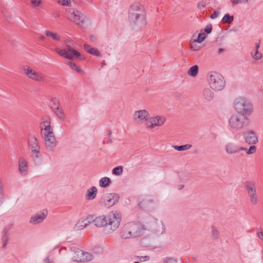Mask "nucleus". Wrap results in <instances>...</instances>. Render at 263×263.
Returning a JSON list of instances; mask_svg holds the SVG:
<instances>
[{
    "instance_id": "44",
    "label": "nucleus",
    "mask_w": 263,
    "mask_h": 263,
    "mask_svg": "<svg viewBox=\"0 0 263 263\" xmlns=\"http://www.w3.org/2000/svg\"><path fill=\"white\" fill-rule=\"evenodd\" d=\"M252 57L255 60H258L261 59L262 57V54L261 53L259 52L257 50L255 51V54L253 55Z\"/></svg>"
},
{
    "instance_id": "45",
    "label": "nucleus",
    "mask_w": 263,
    "mask_h": 263,
    "mask_svg": "<svg viewBox=\"0 0 263 263\" xmlns=\"http://www.w3.org/2000/svg\"><path fill=\"white\" fill-rule=\"evenodd\" d=\"M231 2L233 4H238L239 3L246 4L249 2V0H231Z\"/></svg>"
},
{
    "instance_id": "40",
    "label": "nucleus",
    "mask_w": 263,
    "mask_h": 263,
    "mask_svg": "<svg viewBox=\"0 0 263 263\" xmlns=\"http://www.w3.org/2000/svg\"><path fill=\"white\" fill-rule=\"evenodd\" d=\"M212 236L214 239H218L219 237V232L214 227L212 228Z\"/></svg>"
},
{
    "instance_id": "48",
    "label": "nucleus",
    "mask_w": 263,
    "mask_h": 263,
    "mask_svg": "<svg viewBox=\"0 0 263 263\" xmlns=\"http://www.w3.org/2000/svg\"><path fill=\"white\" fill-rule=\"evenodd\" d=\"M31 3L34 7H37L41 4V2L39 0H32Z\"/></svg>"
},
{
    "instance_id": "18",
    "label": "nucleus",
    "mask_w": 263,
    "mask_h": 263,
    "mask_svg": "<svg viewBox=\"0 0 263 263\" xmlns=\"http://www.w3.org/2000/svg\"><path fill=\"white\" fill-rule=\"evenodd\" d=\"M46 149L48 151L52 152L56 146L55 138L54 136L44 137Z\"/></svg>"
},
{
    "instance_id": "13",
    "label": "nucleus",
    "mask_w": 263,
    "mask_h": 263,
    "mask_svg": "<svg viewBox=\"0 0 263 263\" xmlns=\"http://www.w3.org/2000/svg\"><path fill=\"white\" fill-rule=\"evenodd\" d=\"M152 230L156 234H162L165 231V225L162 221L155 219L152 223Z\"/></svg>"
},
{
    "instance_id": "5",
    "label": "nucleus",
    "mask_w": 263,
    "mask_h": 263,
    "mask_svg": "<svg viewBox=\"0 0 263 263\" xmlns=\"http://www.w3.org/2000/svg\"><path fill=\"white\" fill-rule=\"evenodd\" d=\"M229 123L232 130L238 132L248 126L250 121L247 117L235 114L231 116Z\"/></svg>"
},
{
    "instance_id": "41",
    "label": "nucleus",
    "mask_w": 263,
    "mask_h": 263,
    "mask_svg": "<svg viewBox=\"0 0 263 263\" xmlns=\"http://www.w3.org/2000/svg\"><path fill=\"white\" fill-rule=\"evenodd\" d=\"M197 42L196 40H194L191 44V48L194 51H198L200 49V47L196 44Z\"/></svg>"
},
{
    "instance_id": "28",
    "label": "nucleus",
    "mask_w": 263,
    "mask_h": 263,
    "mask_svg": "<svg viewBox=\"0 0 263 263\" xmlns=\"http://www.w3.org/2000/svg\"><path fill=\"white\" fill-rule=\"evenodd\" d=\"M45 34L47 36L51 38L54 41H57L60 40V36L56 33H53L50 31L46 30L45 31Z\"/></svg>"
},
{
    "instance_id": "30",
    "label": "nucleus",
    "mask_w": 263,
    "mask_h": 263,
    "mask_svg": "<svg viewBox=\"0 0 263 263\" xmlns=\"http://www.w3.org/2000/svg\"><path fill=\"white\" fill-rule=\"evenodd\" d=\"M92 216H89L86 219H83L82 221H79L78 224H81V227L85 228L86 227L89 223H91L92 221Z\"/></svg>"
},
{
    "instance_id": "37",
    "label": "nucleus",
    "mask_w": 263,
    "mask_h": 263,
    "mask_svg": "<svg viewBox=\"0 0 263 263\" xmlns=\"http://www.w3.org/2000/svg\"><path fill=\"white\" fill-rule=\"evenodd\" d=\"M31 157L34 161H35L37 159H40L41 158L40 150L36 151V152H31Z\"/></svg>"
},
{
    "instance_id": "46",
    "label": "nucleus",
    "mask_w": 263,
    "mask_h": 263,
    "mask_svg": "<svg viewBox=\"0 0 263 263\" xmlns=\"http://www.w3.org/2000/svg\"><path fill=\"white\" fill-rule=\"evenodd\" d=\"M212 30V26L211 24H208L204 28V31L208 34L211 32Z\"/></svg>"
},
{
    "instance_id": "39",
    "label": "nucleus",
    "mask_w": 263,
    "mask_h": 263,
    "mask_svg": "<svg viewBox=\"0 0 263 263\" xmlns=\"http://www.w3.org/2000/svg\"><path fill=\"white\" fill-rule=\"evenodd\" d=\"M50 106L51 108L55 111L57 109H58L60 108V104L58 101H55L54 100H51L50 102Z\"/></svg>"
},
{
    "instance_id": "4",
    "label": "nucleus",
    "mask_w": 263,
    "mask_h": 263,
    "mask_svg": "<svg viewBox=\"0 0 263 263\" xmlns=\"http://www.w3.org/2000/svg\"><path fill=\"white\" fill-rule=\"evenodd\" d=\"M74 44V42L73 41L66 40L65 41V48L64 49L62 50L57 48L55 50L59 55L68 59H73L75 57L80 60L84 59V57L79 52L73 49Z\"/></svg>"
},
{
    "instance_id": "57",
    "label": "nucleus",
    "mask_w": 263,
    "mask_h": 263,
    "mask_svg": "<svg viewBox=\"0 0 263 263\" xmlns=\"http://www.w3.org/2000/svg\"><path fill=\"white\" fill-rule=\"evenodd\" d=\"M224 51V49L223 48H219L218 50L219 53H221V52H223Z\"/></svg>"
},
{
    "instance_id": "19",
    "label": "nucleus",
    "mask_w": 263,
    "mask_h": 263,
    "mask_svg": "<svg viewBox=\"0 0 263 263\" xmlns=\"http://www.w3.org/2000/svg\"><path fill=\"white\" fill-rule=\"evenodd\" d=\"M240 146L233 143H228L225 145V150L227 154L232 155L239 153Z\"/></svg>"
},
{
    "instance_id": "47",
    "label": "nucleus",
    "mask_w": 263,
    "mask_h": 263,
    "mask_svg": "<svg viewBox=\"0 0 263 263\" xmlns=\"http://www.w3.org/2000/svg\"><path fill=\"white\" fill-rule=\"evenodd\" d=\"M69 0H58V3L63 6H68Z\"/></svg>"
},
{
    "instance_id": "42",
    "label": "nucleus",
    "mask_w": 263,
    "mask_h": 263,
    "mask_svg": "<svg viewBox=\"0 0 263 263\" xmlns=\"http://www.w3.org/2000/svg\"><path fill=\"white\" fill-rule=\"evenodd\" d=\"M206 35L204 33H200L198 35V38L197 40V42L198 43H202L205 39Z\"/></svg>"
},
{
    "instance_id": "26",
    "label": "nucleus",
    "mask_w": 263,
    "mask_h": 263,
    "mask_svg": "<svg viewBox=\"0 0 263 263\" xmlns=\"http://www.w3.org/2000/svg\"><path fill=\"white\" fill-rule=\"evenodd\" d=\"M84 49L86 51H87V52H88L89 53H90L92 55H94L98 56V57L100 55V53L98 51V49H97L96 48L91 47L89 45L85 44L84 45Z\"/></svg>"
},
{
    "instance_id": "32",
    "label": "nucleus",
    "mask_w": 263,
    "mask_h": 263,
    "mask_svg": "<svg viewBox=\"0 0 263 263\" xmlns=\"http://www.w3.org/2000/svg\"><path fill=\"white\" fill-rule=\"evenodd\" d=\"M198 66L197 65H194L191 67L188 71V75L192 77H195L197 76L198 72Z\"/></svg>"
},
{
    "instance_id": "33",
    "label": "nucleus",
    "mask_w": 263,
    "mask_h": 263,
    "mask_svg": "<svg viewBox=\"0 0 263 263\" xmlns=\"http://www.w3.org/2000/svg\"><path fill=\"white\" fill-rule=\"evenodd\" d=\"M240 151H245L248 155L254 154L256 151V147L254 145L251 146L249 148H247L244 147H240Z\"/></svg>"
},
{
    "instance_id": "23",
    "label": "nucleus",
    "mask_w": 263,
    "mask_h": 263,
    "mask_svg": "<svg viewBox=\"0 0 263 263\" xmlns=\"http://www.w3.org/2000/svg\"><path fill=\"white\" fill-rule=\"evenodd\" d=\"M211 88H205L202 91L204 98L207 101H211L214 97V95Z\"/></svg>"
},
{
    "instance_id": "29",
    "label": "nucleus",
    "mask_w": 263,
    "mask_h": 263,
    "mask_svg": "<svg viewBox=\"0 0 263 263\" xmlns=\"http://www.w3.org/2000/svg\"><path fill=\"white\" fill-rule=\"evenodd\" d=\"M172 147L176 150L178 151H183L187 149H190L192 147V145L187 144L182 145H173Z\"/></svg>"
},
{
    "instance_id": "49",
    "label": "nucleus",
    "mask_w": 263,
    "mask_h": 263,
    "mask_svg": "<svg viewBox=\"0 0 263 263\" xmlns=\"http://www.w3.org/2000/svg\"><path fill=\"white\" fill-rule=\"evenodd\" d=\"M140 261L142 262H144L147 260H149L150 258L148 256H140L138 257Z\"/></svg>"
},
{
    "instance_id": "12",
    "label": "nucleus",
    "mask_w": 263,
    "mask_h": 263,
    "mask_svg": "<svg viewBox=\"0 0 263 263\" xmlns=\"http://www.w3.org/2000/svg\"><path fill=\"white\" fill-rule=\"evenodd\" d=\"M149 120L151 124L149 125L146 123V127L148 128L152 129L156 126H160L162 125L165 121V118L163 116H157L150 118Z\"/></svg>"
},
{
    "instance_id": "53",
    "label": "nucleus",
    "mask_w": 263,
    "mask_h": 263,
    "mask_svg": "<svg viewBox=\"0 0 263 263\" xmlns=\"http://www.w3.org/2000/svg\"><path fill=\"white\" fill-rule=\"evenodd\" d=\"M44 261L45 263H52V260L49 258H45Z\"/></svg>"
},
{
    "instance_id": "6",
    "label": "nucleus",
    "mask_w": 263,
    "mask_h": 263,
    "mask_svg": "<svg viewBox=\"0 0 263 263\" xmlns=\"http://www.w3.org/2000/svg\"><path fill=\"white\" fill-rule=\"evenodd\" d=\"M234 107L238 114L247 117L252 114L253 111V107L250 102L243 98H238L235 100Z\"/></svg>"
},
{
    "instance_id": "16",
    "label": "nucleus",
    "mask_w": 263,
    "mask_h": 263,
    "mask_svg": "<svg viewBox=\"0 0 263 263\" xmlns=\"http://www.w3.org/2000/svg\"><path fill=\"white\" fill-rule=\"evenodd\" d=\"M149 118V113L146 110H138L134 114V119L139 121H147Z\"/></svg>"
},
{
    "instance_id": "7",
    "label": "nucleus",
    "mask_w": 263,
    "mask_h": 263,
    "mask_svg": "<svg viewBox=\"0 0 263 263\" xmlns=\"http://www.w3.org/2000/svg\"><path fill=\"white\" fill-rule=\"evenodd\" d=\"M208 82L210 88L215 91H220L226 86L224 78L216 72H211L209 74Z\"/></svg>"
},
{
    "instance_id": "1",
    "label": "nucleus",
    "mask_w": 263,
    "mask_h": 263,
    "mask_svg": "<svg viewBox=\"0 0 263 263\" xmlns=\"http://www.w3.org/2000/svg\"><path fill=\"white\" fill-rule=\"evenodd\" d=\"M121 221V217L117 212H111L107 216H98L92 222L97 227L104 228L106 234H110L119 227Z\"/></svg>"
},
{
    "instance_id": "21",
    "label": "nucleus",
    "mask_w": 263,
    "mask_h": 263,
    "mask_svg": "<svg viewBox=\"0 0 263 263\" xmlns=\"http://www.w3.org/2000/svg\"><path fill=\"white\" fill-rule=\"evenodd\" d=\"M98 190L95 186H92L87 190L86 194V198L87 200H92L96 197Z\"/></svg>"
},
{
    "instance_id": "24",
    "label": "nucleus",
    "mask_w": 263,
    "mask_h": 263,
    "mask_svg": "<svg viewBox=\"0 0 263 263\" xmlns=\"http://www.w3.org/2000/svg\"><path fill=\"white\" fill-rule=\"evenodd\" d=\"M13 224H10L8 226H7L3 231V236L2 238V240L3 242V248L5 247L7 243V241L8 240V231L10 229H11L12 227Z\"/></svg>"
},
{
    "instance_id": "27",
    "label": "nucleus",
    "mask_w": 263,
    "mask_h": 263,
    "mask_svg": "<svg viewBox=\"0 0 263 263\" xmlns=\"http://www.w3.org/2000/svg\"><path fill=\"white\" fill-rule=\"evenodd\" d=\"M111 183V180L107 177H102L99 181V185L102 187H106Z\"/></svg>"
},
{
    "instance_id": "35",
    "label": "nucleus",
    "mask_w": 263,
    "mask_h": 263,
    "mask_svg": "<svg viewBox=\"0 0 263 263\" xmlns=\"http://www.w3.org/2000/svg\"><path fill=\"white\" fill-rule=\"evenodd\" d=\"M55 114H56L57 116L62 120H64L65 119V116L63 112V110L62 108H59L58 109L55 110L54 111Z\"/></svg>"
},
{
    "instance_id": "31",
    "label": "nucleus",
    "mask_w": 263,
    "mask_h": 263,
    "mask_svg": "<svg viewBox=\"0 0 263 263\" xmlns=\"http://www.w3.org/2000/svg\"><path fill=\"white\" fill-rule=\"evenodd\" d=\"M92 216H89L86 219H83L82 221H79L78 224H81V227L85 228L86 227L89 223H91L92 221Z\"/></svg>"
},
{
    "instance_id": "34",
    "label": "nucleus",
    "mask_w": 263,
    "mask_h": 263,
    "mask_svg": "<svg viewBox=\"0 0 263 263\" xmlns=\"http://www.w3.org/2000/svg\"><path fill=\"white\" fill-rule=\"evenodd\" d=\"M234 20V16L233 15H230L229 13L226 14L222 19V22L224 24H230Z\"/></svg>"
},
{
    "instance_id": "55",
    "label": "nucleus",
    "mask_w": 263,
    "mask_h": 263,
    "mask_svg": "<svg viewBox=\"0 0 263 263\" xmlns=\"http://www.w3.org/2000/svg\"><path fill=\"white\" fill-rule=\"evenodd\" d=\"M183 187H184V185H183V184H179V185H178V189L179 190H181Z\"/></svg>"
},
{
    "instance_id": "52",
    "label": "nucleus",
    "mask_w": 263,
    "mask_h": 263,
    "mask_svg": "<svg viewBox=\"0 0 263 263\" xmlns=\"http://www.w3.org/2000/svg\"><path fill=\"white\" fill-rule=\"evenodd\" d=\"M45 132L53 131L50 125H47L44 128Z\"/></svg>"
},
{
    "instance_id": "50",
    "label": "nucleus",
    "mask_w": 263,
    "mask_h": 263,
    "mask_svg": "<svg viewBox=\"0 0 263 263\" xmlns=\"http://www.w3.org/2000/svg\"><path fill=\"white\" fill-rule=\"evenodd\" d=\"M47 136L48 137L51 136H54L53 131L45 132L44 137H47Z\"/></svg>"
},
{
    "instance_id": "3",
    "label": "nucleus",
    "mask_w": 263,
    "mask_h": 263,
    "mask_svg": "<svg viewBox=\"0 0 263 263\" xmlns=\"http://www.w3.org/2000/svg\"><path fill=\"white\" fill-rule=\"evenodd\" d=\"M128 17L130 23L140 28L146 25L145 13L141 6L138 4L131 6Z\"/></svg>"
},
{
    "instance_id": "9",
    "label": "nucleus",
    "mask_w": 263,
    "mask_h": 263,
    "mask_svg": "<svg viewBox=\"0 0 263 263\" xmlns=\"http://www.w3.org/2000/svg\"><path fill=\"white\" fill-rule=\"evenodd\" d=\"M74 253L72 256V259L76 262H86L92 259L91 255L84 251L77 249L74 250Z\"/></svg>"
},
{
    "instance_id": "59",
    "label": "nucleus",
    "mask_w": 263,
    "mask_h": 263,
    "mask_svg": "<svg viewBox=\"0 0 263 263\" xmlns=\"http://www.w3.org/2000/svg\"><path fill=\"white\" fill-rule=\"evenodd\" d=\"M89 2H91L92 0H87Z\"/></svg>"
},
{
    "instance_id": "2",
    "label": "nucleus",
    "mask_w": 263,
    "mask_h": 263,
    "mask_svg": "<svg viewBox=\"0 0 263 263\" xmlns=\"http://www.w3.org/2000/svg\"><path fill=\"white\" fill-rule=\"evenodd\" d=\"M144 230V226L139 222H127L121 228L120 236L123 239L135 238L142 235Z\"/></svg>"
},
{
    "instance_id": "38",
    "label": "nucleus",
    "mask_w": 263,
    "mask_h": 263,
    "mask_svg": "<svg viewBox=\"0 0 263 263\" xmlns=\"http://www.w3.org/2000/svg\"><path fill=\"white\" fill-rule=\"evenodd\" d=\"M123 172V167L122 166H118L115 167L112 171V173L115 175H120Z\"/></svg>"
},
{
    "instance_id": "56",
    "label": "nucleus",
    "mask_w": 263,
    "mask_h": 263,
    "mask_svg": "<svg viewBox=\"0 0 263 263\" xmlns=\"http://www.w3.org/2000/svg\"><path fill=\"white\" fill-rule=\"evenodd\" d=\"M259 46H260L259 43H256V45H255L256 51L258 50V49L259 47Z\"/></svg>"
},
{
    "instance_id": "58",
    "label": "nucleus",
    "mask_w": 263,
    "mask_h": 263,
    "mask_svg": "<svg viewBox=\"0 0 263 263\" xmlns=\"http://www.w3.org/2000/svg\"><path fill=\"white\" fill-rule=\"evenodd\" d=\"M146 201H148V200H146ZM148 202H149V203H151V202H152V201H150V200H149V201H148Z\"/></svg>"
},
{
    "instance_id": "54",
    "label": "nucleus",
    "mask_w": 263,
    "mask_h": 263,
    "mask_svg": "<svg viewBox=\"0 0 263 263\" xmlns=\"http://www.w3.org/2000/svg\"><path fill=\"white\" fill-rule=\"evenodd\" d=\"M145 204V201L143 200V201H140L139 203V205L141 207H143L144 206V205Z\"/></svg>"
},
{
    "instance_id": "25",
    "label": "nucleus",
    "mask_w": 263,
    "mask_h": 263,
    "mask_svg": "<svg viewBox=\"0 0 263 263\" xmlns=\"http://www.w3.org/2000/svg\"><path fill=\"white\" fill-rule=\"evenodd\" d=\"M247 194L249 197L251 203L253 205L257 204L258 203V196L257 195L256 190L255 191V192H247Z\"/></svg>"
},
{
    "instance_id": "15",
    "label": "nucleus",
    "mask_w": 263,
    "mask_h": 263,
    "mask_svg": "<svg viewBox=\"0 0 263 263\" xmlns=\"http://www.w3.org/2000/svg\"><path fill=\"white\" fill-rule=\"evenodd\" d=\"M244 138L246 142L249 144H255L258 142V138L252 130L247 131L244 135Z\"/></svg>"
},
{
    "instance_id": "8",
    "label": "nucleus",
    "mask_w": 263,
    "mask_h": 263,
    "mask_svg": "<svg viewBox=\"0 0 263 263\" xmlns=\"http://www.w3.org/2000/svg\"><path fill=\"white\" fill-rule=\"evenodd\" d=\"M22 69L25 74L33 81L38 82H44L45 81V77L43 73L31 69L27 65L23 66Z\"/></svg>"
},
{
    "instance_id": "36",
    "label": "nucleus",
    "mask_w": 263,
    "mask_h": 263,
    "mask_svg": "<svg viewBox=\"0 0 263 263\" xmlns=\"http://www.w3.org/2000/svg\"><path fill=\"white\" fill-rule=\"evenodd\" d=\"M67 64L72 69L76 70L79 73H81L83 72L80 67L77 66L75 63H73L71 62H68Z\"/></svg>"
},
{
    "instance_id": "10",
    "label": "nucleus",
    "mask_w": 263,
    "mask_h": 263,
    "mask_svg": "<svg viewBox=\"0 0 263 263\" xmlns=\"http://www.w3.org/2000/svg\"><path fill=\"white\" fill-rule=\"evenodd\" d=\"M69 12L70 14L68 15V18L70 21L73 22L76 24L79 25L83 24L84 23L86 17L80 11L72 10V12L70 11Z\"/></svg>"
},
{
    "instance_id": "14",
    "label": "nucleus",
    "mask_w": 263,
    "mask_h": 263,
    "mask_svg": "<svg viewBox=\"0 0 263 263\" xmlns=\"http://www.w3.org/2000/svg\"><path fill=\"white\" fill-rule=\"evenodd\" d=\"M119 196L116 193H110L106 194L104 197L105 205L110 206L114 205L119 200Z\"/></svg>"
},
{
    "instance_id": "17",
    "label": "nucleus",
    "mask_w": 263,
    "mask_h": 263,
    "mask_svg": "<svg viewBox=\"0 0 263 263\" xmlns=\"http://www.w3.org/2000/svg\"><path fill=\"white\" fill-rule=\"evenodd\" d=\"M18 171L20 174L25 176L28 173V163L23 157H20L18 161Z\"/></svg>"
},
{
    "instance_id": "20",
    "label": "nucleus",
    "mask_w": 263,
    "mask_h": 263,
    "mask_svg": "<svg viewBox=\"0 0 263 263\" xmlns=\"http://www.w3.org/2000/svg\"><path fill=\"white\" fill-rule=\"evenodd\" d=\"M28 148L31 152L40 150L38 141L35 137H30L28 140Z\"/></svg>"
},
{
    "instance_id": "43",
    "label": "nucleus",
    "mask_w": 263,
    "mask_h": 263,
    "mask_svg": "<svg viewBox=\"0 0 263 263\" xmlns=\"http://www.w3.org/2000/svg\"><path fill=\"white\" fill-rule=\"evenodd\" d=\"M177 260L172 257L166 258L163 260V263H177Z\"/></svg>"
},
{
    "instance_id": "11",
    "label": "nucleus",
    "mask_w": 263,
    "mask_h": 263,
    "mask_svg": "<svg viewBox=\"0 0 263 263\" xmlns=\"http://www.w3.org/2000/svg\"><path fill=\"white\" fill-rule=\"evenodd\" d=\"M47 211L43 210L32 216L30 219V223L33 224H37L42 223L47 216Z\"/></svg>"
},
{
    "instance_id": "51",
    "label": "nucleus",
    "mask_w": 263,
    "mask_h": 263,
    "mask_svg": "<svg viewBox=\"0 0 263 263\" xmlns=\"http://www.w3.org/2000/svg\"><path fill=\"white\" fill-rule=\"evenodd\" d=\"M219 15V12L218 11H214L213 13H212L211 15V18H212V19H214L215 18H216L218 15Z\"/></svg>"
},
{
    "instance_id": "22",
    "label": "nucleus",
    "mask_w": 263,
    "mask_h": 263,
    "mask_svg": "<svg viewBox=\"0 0 263 263\" xmlns=\"http://www.w3.org/2000/svg\"><path fill=\"white\" fill-rule=\"evenodd\" d=\"M245 189L247 192L254 191L255 192L256 190L255 186V183L253 180H247L243 183Z\"/></svg>"
}]
</instances>
